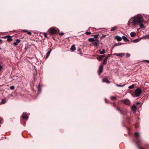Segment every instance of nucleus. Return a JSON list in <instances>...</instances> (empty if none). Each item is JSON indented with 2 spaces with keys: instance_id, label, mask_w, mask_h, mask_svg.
Segmentation results:
<instances>
[{
  "instance_id": "nucleus-1",
  "label": "nucleus",
  "mask_w": 149,
  "mask_h": 149,
  "mask_svg": "<svg viewBox=\"0 0 149 149\" xmlns=\"http://www.w3.org/2000/svg\"><path fill=\"white\" fill-rule=\"evenodd\" d=\"M144 21L143 17L141 15H138L136 16L131 18L129 21L128 24L130 26V23H132L133 25L135 26L140 23L139 24L140 28H145L146 26H144L142 23H141L143 22Z\"/></svg>"
},
{
  "instance_id": "nucleus-2",
  "label": "nucleus",
  "mask_w": 149,
  "mask_h": 149,
  "mask_svg": "<svg viewBox=\"0 0 149 149\" xmlns=\"http://www.w3.org/2000/svg\"><path fill=\"white\" fill-rule=\"evenodd\" d=\"M139 133L138 132H136L134 134L136 140V144L137 145H138V144L141 142V140L139 138Z\"/></svg>"
},
{
  "instance_id": "nucleus-3",
  "label": "nucleus",
  "mask_w": 149,
  "mask_h": 149,
  "mask_svg": "<svg viewBox=\"0 0 149 149\" xmlns=\"http://www.w3.org/2000/svg\"><path fill=\"white\" fill-rule=\"evenodd\" d=\"M142 93V90L140 88H137L135 91V96L136 97H139Z\"/></svg>"
},
{
  "instance_id": "nucleus-4",
  "label": "nucleus",
  "mask_w": 149,
  "mask_h": 149,
  "mask_svg": "<svg viewBox=\"0 0 149 149\" xmlns=\"http://www.w3.org/2000/svg\"><path fill=\"white\" fill-rule=\"evenodd\" d=\"M49 31L51 34L54 35L57 33V29L54 28H52L49 29Z\"/></svg>"
},
{
  "instance_id": "nucleus-5",
  "label": "nucleus",
  "mask_w": 149,
  "mask_h": 149,
  "mask_svg": "<svg viewBox=\"0 0 149 149\" xmlns=\"http://www.w3.org/2000/svg\"><path fill=\"white\" fill-rule=\"evenodd\" d=\"M116 110L119 111L120 113L122 115H124L126 113V112L125 111L122 110L120 107H118L116 108Z\"/></svg>"
},
{
  "instance_id": "nucleus-6",
  "label": "nucleus",
  "mask_w": 149,
  "mask_h": 149,
  "mask_svg": "<svg viewBox=\"0 0 149 149\" xmlns=\"http://www.w3.org/2000/svg\"><path fill=\"white\" fill-rule=\"evenodd\" d=\"M121 102L122 103L125 104L127 105H129L130 104V102L129 100L126 99L125 100H122Z\"/></svg>"
},
{
  "instance_id": "nucleus-7",
  "label": "nucleus",
  "mask_w": 149,
  "mask_h": 149,
  "mask_svg": "<svg viewBox=\"0 0 149 149\" xmlns=\"http://www.w3.org/2000/svg\"><path fill=\"white\" fill-rule=\"evenodd\" d=\"M12 37V36H4L2 37V38H7V41L8 42H10L12 41L13 40V39L11 38Z\"/></svg>"
},
{
  "instance_id": "nucleus-8",
  "label": "nucleus",
  "mask_w": 149,
  "mask_h": 149,
  "mask_svg": "<svg viewBox=\"0 0 149 149\" xmlns=\"http://www.w3.org/2000/svg\"><path fill=\"white\" fill-rule=\"evenodd\" d=\"M22 118L23 119H28V116L27 115V114L26 112H24L22 115Z\"/></svg>"
},
{
  "instance_id": "nucleus-9",
  "label": "nucleus",
  "mask_w": 149,
  "mask_h": 149,
  "mask_svg": "<svg viewBox=\"0 0 149 149\" xmlns=\"http://www.w3.org/2000/svg\"><path fill=\"white\" fill-rule=\"evenodd\" d=\"M103 65L101 64L100 65V67L98 71V74L99 75H100L102 72L103 70Z\"/></svg>"
},
{
  "instance_id": "nucleus-10",
  "label": "nucleus",
  "mask_w": 149,
  "mask_h": 149,
  "mask_svg": "<svg viewBox=\"0 0 149 149\" xmlns=\"http://www.w3.org/2000/svg\"><path fill=\"white\" fill-rule=\"evenodd\" d=\"M114 55H116L119 56L123 57L125 55V54L123 53L116 54L115 53L114 54Z\"/></svg>"
},
{
  "instance_id": "nucleus-11",
  "label": "nucleus",
  "mask_w": 149,
  "mask_h": 149,
  "mask_svg": "<svg viewBox=\"0 0 149 149\" xmlns=\"http://www.w3.org/2000/svg\"><path fill=\"white\" fill-rule=\"evenodd\" d=\"M103 82H105L107 83H109L110 82L108 80L107 78H104L103 79Z\"/></svg>"
},
{
  "instance_id": "nucleus-12",
  "label": "nucleus",
  "mask_w": 149,
  "mask_h": 149,
  "mask_svg": "<svg viewBox=\"0 0 149 149\" xmlns=\"http://www.w3.org/2000/svg\"><path fill=\"white\" fill-rule=\"evenodd\" d=\"M100 43L99 40H97L93 44L94 46H97L99 45Z\"/></svg>"
},
{
  "instance_id": "nucleus-13",
  "label": "nucleus",
  "mask_w": 149,
  "mask_h": 149,
  "mask_svg": "<svg viewBox=\"0 0 149 149\" xmlns=\"http://www.w3.org/2000/svg\"><path fill=\"white\" fill-rule=\"evenodd\" d=\"M139 149H149V146H146L143 148L139 146Z\"/></svg>"
},
{
  "instance_id": "nucleus-14",
  "label": "nucleus",
  "mask_w": 149,
  "mask_h": 149,
  "mask_svg": "<svg viewBox=\"0 0 149 149\" xmlns=\"http://www.w3.org/2000/svg\"><path fill=\"white\" fill-rule=\"evenodd\" d=\"M115 38L118 41H120L122 40V38L119 36H116L115 37Z\"/></svg>"
},
{
  "instance_id": "nucleus-15",
  "label": "nucleus",
  "mask_w": 149,
  "mask_h": 149,
  "mask_svg": "<svg viewBox=\"0 0 149 149\" xmlns=\"http://www.w3.org/2000/svg\"><path fill=\"white\" fill-rule=\"evenodd\" d=\"M122 38L125 42L129 41V40L125 36H123Z\"/></svg>"
},
{
  "instance_id": "nucleus-16",
  "label": "nucleus",
  "mask_w": 149,
  "mask_h": 149,
  "mask_svg": "<svg viewBox=\"0 0 149 149\" xmlns=\"http://www.w3.org/2000/svg\"><path fill=\"white\" fill-rule=\"evenodd\" d=\"M118 27L116 26H114L113 27L111 28V31H113L117 29H118Z\"/></svg>"
},
{
  "instance_id": "nucleus-17",
  "label": "nucleus",
  "mask_w": 149,
  "mask_h": 149,
  "mask_svg": "<svg viewBox=\"0 0 149 149\" xmlns=\"http://www.w3.org/2000/svg\"><path fill=\"white\" fill-rule=\"evenodd\" d=\"M141 39H142V38H141L140 39H139V38L136 39L135 40H133V42L134 43L138 42H139L141 40Z\"/></svg>"
},
{
  "instance_id": "nucleus-18",
  "label": "nucleus",
  "mask_w": 149,
  "mask_h": 149,
  "mask_svg": "<svg viewBox=\"0 0 149 149\" xmlns=\"http://www.w3.org/2000/svg\"><path fill=\"white\" fill-rule=\"evenodd\" d=\"M136 107L134 105H133L132 108V111H135L136 110Z\"/></svg>"
},
{
  "instance_id": "nucleus-19",
  "label": "nucleus",
  "mask_w": 149,
  "mask_h": 149,
  "mask_svg": "<svg viewBox=\"0 0 149 149\" xmlns=\"http://www.w3.org/2000/svg\"><path fill=\"white\" fill-rule=\"evenodd\" d=\"M51 51L52 49H50V50L47 52L46 57V58H47L49 56L50 54L51 53Z\"/></svg>"
},
{
  "instance_id": "nucleus-20",
  "label": "nucleus",
  "mask_w": 149,
  "mask_h": 149,
  "mask_svg": "<svg viewBox=\"0 0 149 149\" xmlns=\"http://www.w3.org/2000/svg\"><path fill=\"white\" fill-rule=\"evenodd\" d=\"M75 46L74 45H72L70 48V49L72 51L75 50Z\"/></svg>"
},
{
  "instance_id": "nucleus-21",
  "label": "nucleus",
  "mask_w": 149,
  "mask_h": 149,
  "mask_svg": "<svg viewBox=\"0 0 149 149\" xmlns=\"http://www.w3.org/2000/svg\"><path fill=\"white\" fill-rule=\"evenodd\" d=\"M88 41L90 42H93L95 41V39L92 38H90L88 39Z\"/></svg>"
},
{
  "instance_id": "nucleus-22",
  "label": "nucleus",
  "mask_w": 149,
  "mask_h": 149,
  "mask_svg": "<svg viewBox=\"0 0 149 149\" xmlns=\"http://www.w3.org/2000/svg\"><path fill=\"white\" fill-rule=\"evenodd\" d=\"M136 33L134 32H132L130 33V36L132 37H134L136 35Z\"/></svg>"
},
{
  "instance_id": "nucleus-23",
  "label": "nucleus",
  "mask_w": 149,
  "mask_h": 149,
  "mask_svg": "<svg viewBox=\"0 0 149 149\" xmlns=\"http://www.w3.org/2000/svg\"><path fill=\"white\" fill-rule=\"evenodd\" d=\"M107 60L106 59H105L103 61V64H102V65H106L107 64Z\"/></svg>"
},
{
  "instance_id": "nucleus-24",
  "label": "nucleus",
  "mask_w": 149,
  "mask_h": 149,
  "mask_svg": "<svg viewBox=\"0 0 149 149\" xmlns=\"http://www.w3.org/2000/svg\"><path fill=\"white\" fill-rule=\"evenodd\" d=\"M105 53L104 49H103L101 51H100V54H103Z\"/></svg>"
},
{
  "instance_id": "nucleus-25",
  "label": "nucleus",
  "mask_w": 149,
  "mask_h": 149,
  "mask_svg": "<svg viewBox=\"0 0 149 149\" xmlns=\"http://www.w3.org/2000/svg\"><path fill=\"white\" fill-rule=\"evenodd\" d=\"M134 86L135 85L134 84H133L131 86H129L128 88L130 89H132L134 87Z\"/></svg>"
},
{
  "instance_id": "nucleus-26",
  "label": "nucleus",
  "mask_w": 149,
  "mask_h": 149,
  "mask_svg": "<svg viewBox=\"0 0 149 149\" xmlns=\"http://www.w3.org/2000/svg\"><path fill=\"white\" fill-rule=\"evenodd\" d=\"M6 99H3L1 102V104H4L6 103Z\"/></svg>"
},
{
  "instance_id": "nucleus-27",
  "label": "nucleus",
  "mask_w": 149,
  "mask_h": 149,
  "mask_svg": "<svg viewBox=\"0 0 149 149\" xmlns=\"http://www.w3.org/2000/svg\"><path fill=\"white\" fill-rule=\"evenodd\" d=\"M23 31L24 32H27V33L29 35H30L31 34V33L30 32H28V31L27 30H24Z\"/></svg>"
},
{
  "instance_id": "nucleus-28",
  "label": "nucleus",
  "mask_w": 149,
  "mask_h": 149,
  "mask_svg": "<svg viewBox=\"0 0 149 149\" xmlns=\"http://www.w3.org/2000/svg\"><path fill=\"white\" fill-rule=\"evenodd\" d=\"M103 57H102V55L100 56L98 58H97L98 60H99L100 61H101L102 58Z\"/></svg>"
},
{
  "instance_id": "nucleus-29",
  "label": "nucleus",
  "mask_w": 149,
  "mask_h": 149,
  "mask_svg": "<svg viewBox=\"0 0 149 149\" xmlns=\"http://www.w3.org/2000/svg\"><path fill=\"white\" fill-rule=\"evenodd\" d=\"M111 99L113 100H116V97H111Z\"/></svg>"
},
{
  "instance_id": "nucleus-30",
  "label": "nucleus",
  "mask_w": 149,
  "mask_h": 149,
  "mask_svg": "<svg viewBox=\"0 0 149 149\" xmlns=\"http://www.w3.org/2000/svg\"><path fill=\"white\" fill-rule=\"evenodd\" d=\"M125 84L123 85H120L118 84H116V85L118 87H123L125 86Z\"/></svg>"
},
{
  "instance_id": "nucleus-31",
  "label": "nucleus",
  "mask_w": 149,
  "mask_h": 149,
  "mask_svg": "<svg viewBox=\"0 0 149 149\" xmlns=\"http://www.w3.org/2000/svg\"><path fill=\"white\" fill-rule=\"evenodd\" d=\"M10 88L11 90H13L15 89V86H12L10 87Z\"/></svg>"
},
{
  "instance_id": "nucleus-32",
  "label": "nucleus",
  "mask_w": 149,
  "mask_h": 149,
  "mask_svg": "<svg viewBox=\"0 0 149 149\" xmlns=\"http://www.w3.org/2000/svg\"><path fill=\"white\" fill-rule=\"evenodd\" d=\"M110 56V54H108L107 56L105 58V59H106L107 60L108 58Z\"/></svg>"
},
{
  "instance_id": "nucleus-33",
  "label": "nucleus",
  "mask_w": 149,
  "mask_h": 149,
  "mask_svg": "<svg viewBox=\"0 0 149 149\" xmlns=\"http://www.w3.org/2000/svg\"><path fill=\"white\" fill-rule=\"evenodd\" d=\"M85 33L86 35H89V34H91V32H90L87 31V32H86Z\"/></svg>"
},
{
  "instance_id": "nucleus-34",
  "label": "nucleus",
  "mask_w": 149,
  "mask_h": 149,
  "mask_svg": "<svg viewBox=\"0 0 149 149\" xmlns=\"http://www.w3.org/2000/svg\"><path fill=\"white\" fill-rule=\"evenodd\" d=\"M130 56V54L128 53H127V54H126V57H129Z\"/></svg>"
},
{
  "instance_id": "nucleus-35",
  "label": "nucleus",
  "mask_w": 149,
  "mask_h": 149,
  "mask_svg": "<svg viewBox=\"0 0 149 149\" xmlns=\"http://www.w3.org/2000/svg\"><path fill=\"white\" fill-rule=\"evenodd\" d=\"M81 50V49L80 48H79L78 49V51L79 52H80V54H81L82 53L80 52V51Z\"/></svg>"
},
{
  "instance_id": "nucleus-36",
  "label": "nucleus",
  "mask_w": 149,
  "mask_h": 149,
  "mask_svg": "<svg viewBox=\"0 0 149 149\" xmlns=\"http://www.w3.org/2000/svg\"><path fill=\"white\" fill-rule=\"evenodd\" d=\"M122 44V43H120L119 44H118L117 43H116L114 45V46H118V45H120Z\"/></svg>"
},
{
  "instance_id": "nucleus-37",
  "label": "nucleus",
  "mask_w": 149,
  "mask_h": 149,
  "mask_svg": "<svg viewBox=\"0 0 149 149\" xmlns=\"http://www.w3.org/2000/svg\"><path fill=\"white\" fill-rule=\"evenodd\" d=\"M16 42L17 43H19L20 42V40L19 39H17L16 40Z\"/></svg>"
},
{
  "instance_id": "nucleus-38",
  "label": "nucleus",
  "mask_w": 149,
  "mask_h": 149,
  "mask_svg": "<svg viewBox=\"0 0 149 149\" xmlns=\"http://www.w3.org/2000/svg\"><path fill=\"white\" fill-rule=\"evenodd\" d=\"M44 36L46 37V38H48V37L47 36V34L46 33H44Z\"/></svg>"
},
{
  "instance_id": "nucleus-39",
  "label": "nucleus",
  "mask_w": 149,
  "mask_h": 149,
  "mask_svg": "<svg viewBox=\"0 0 149 149\" xmlns=\"http://www.w3.org/2000/svg\"><path fill=\"white\" fill-rule=\"evenodd\" d=\"M93 36H94L95 38H98V35H94Z\"/></svg>"
},
{
  "instance_id": "nucleus-40",
  "label": "nucleus",
  "mask_w": 149,
  "mask_h": 149,
  "mask_svg": "<svg viewBox=\"0 0 149 149\" xmlns=\"http://www.w3.org/2000/svg\"><path fill=\"white\" fill-rule=\"evenodd\" d=\"M106 36V35H104L102 34V36L101 37V38H105Z\"/></svg>"
},
{
  "instance_id": "nucleus-41",
  "label": "nucleus",
  "mask_w": 149,
  "mask_h": 149,
  "mask_svg": "<svg viewBox=\"0 0 149 149\" xmlns=\"http://www.w3.org/2000/svg\"><path fill=\"white\" fill-rule=\"evenodd\" d=\"M59 35L60 36H62L64 35V33H59Z\"/></svg>"
},
{
  "instance_id": "nucleus-42",
  "label": "nucleus",
  "mask_w": 149,
  "mask_h": 149,
  "mask_svg": "<svg viewBox=\"0 0 149 149\" xmlns=\"http://www.w3.org/2000/svg\"><path fill=\"white\" fill-rule=\"evenodd\" d=\"M13 44L15 46L17 45V43L16 42H14V43H13Z\"/></svg>"
},
{
  "instance_id": "nucleus-43",
  "label": "nucleus",
  "mask_w": 149,
  "mask_h": 149,
  "mask_svg": "<svg viewBox=\"0 0 149 149\" xmlns=\"http://www.w3.org/2000/svg\"><path fill=\"white\" fill-rule=\"evenodd\" d=\"M38 90L39 91H41V88L40 86L38 87Z\"/></svg>"
},
{
  "instance_id": "nucleus-44",
  "label": "nucleus",
  "mask_w": 149,
  "mask_h": 149,
  "mask_svg": "<svg viewBox=\"0 0 149 149\" xmlns=\"http://www.w3.org/2000/svg\"><path fill=\"white\" fill-rule=\"evenodd\" d=\"M144 61L146 62L149 63V60H145Z\"/></svg>"
},
{
  "instance_id": "nucleus-45",
  "label": "nucleus",
  "mask_w": 149,
  "mask_h": 149,
  "mask_svg": "<svg viewBox=\"0 0 149 149\" xmlns=\"http://www.w3.org/2000/svg\"><path fill=\"white\" fill-rule=\"evenodd\" d=\"M145 37H146V38H147V39H149V35Z\"/></svg>"
},
{
  "instance_id": "nucleus-46",
  "label": "nucleus",
  "mask_w": 149,
  "mask_h": 149,
  "mask_svg": "<svg viewBox=\"0 0 149 149\" xmlns=\"http://www.w3.org/2000/svg\"><path fill=\"white\" fill-rule=\"evenodd\" d=\"M27 49V47H26L25 48H24V49L25 50V51H26Z\"/></svg>"
},
{
  "instance_id": "nucleus-47",
  "label": "nucleus",
  "mask_w": 149,
  "mask_h": 149,
  "mask_svg": "<svg viewBox=\"0 0 149 149\" xmlns=\"http://www.w3.org/2000/svg\"><path fill=\"white\" fill-rule=\"evenodd\" d=\"M2 67L1 65H0V71L1 70V69H2Z\"/></svg>"
},
{
  "instance_id": "nucleus-48",
  "label": "nucleus",
  "mask_w": 149,
  "mask_h": 149,
  "mask_svg": "<svg viewBox=\"0 0 149 149\" xmlns=\"http://www.w3.org/2000/svg\"><path fill=\"white\" fill-rule=\"evenodd\" d=\"M2 120L0 118V124L1 123Z\"/></svg>"
},
{
  "instance_id": "nucleus-49",
  "label": "nucleus",
  "mask_w": 149,
  "mask_h": 149,
  "mask_svg": "<svg viewBox=\"0 0 149 149\" xmlns=\"http://www.w3.org/2000/svg\"><path fill=\"white\" fill-rule=\"evenodd\" d=\"M140 104V103L139 102H138L137 103V104H137V105H139V104Z\"/></svg>"
},
{
  "instance_id": "nucleus-50",
  "label": "nucleus",
  "mask_w": 149,
  "mask_h": 149,
  "mask_svg": "<svg viewBox=\"0 0 149 149\" xmlns=\"http://www.w3.org/2000/svg\"><path fill=\"white\" fill-rule=\"evenodd\" d=\"M2 40L0 39V42H2Z\"/></svg>"
},
{
  "instance_id": "nucleus-51",
  "label": "nucleus",
  "mask_w": 149,
  "mask_h": 149,
  "mask_svg": "<svg viewBox=\"0 0 149 149\" xmlns=\"http://www.w3.org/2000/svg\"><path fill=\"white\" fill-rule=\"evenodd\" d=\"M102 57L103 58L104 57H105V55H102Z\"/></svg>"
},
{
  "instance_id": "nucleus-52",
  "label": "nucleus",
  "mask_w": 149,
  "mask_h": 149,
  "mask_svg": "<svg viewBox=\"0 0 149 149\" xmlns=\"http://www.w3.org/2000/svg\"><path fill=\"white\" fill-rule=\"evenodd\" d=\"M115 104V103H113V106H114V104Z\"/></svg>"
},
{
  "instance_id": "nucleus-53",
  "label": "nucleus",
  "mask_w": 149,
  "mask_h": 149,
  "mask_svg": "<svg viewBox=\"0 0 149 149\" xmlns=\"http://www.w3.org/2000/svg\"><path fill=\"white\" fill-rule=\"evenodd\" d=\"M105 102H106V103H107V100H105Z\"/></svg>"
},
{
  "instance_id": "nucleus-54",
  "label": "nucleus",
  "mask_w": 149,
  "mask_h": 149,
  "mask_svg": "<svg viewBox=\"0 0 149 149\" xmlns=\"http://www.w3.org/2000/svg\"><path fill=\"white\" fill-rule=\"evenodd\" d=\"M1 49V48H0V50Z\"/></svg>"
}]
</instances>
